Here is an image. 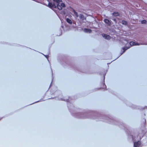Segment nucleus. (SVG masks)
I'll list each match as a JSON object with an SVG mask.
<instances>
[{
	"label": "nucleus",
	"instance_id": "nucleus-1",
	"mask_svg": "<svg viewBox=\"0 0 147 147\" xmlns=\"http://www.w3.org/2000/svg\"><path fill=\"white\" fill-rule=\"evenodd\" d=\"M53 1L55 2L56 3V4L49 3L48 6L49 7L56 8L57 7L59 10H61L62 9V8L65 7V5L64 3H61L62 2L61 0H53Z\"/></svg>",
	"mask_w": 147,
	"mask_h": 147
},
{
	"label": "nucleus",
	"instance_id": "nucleus-2",
	"mask_svg": "<svg viewBox=\"0 0 147 147\" xmlns=\"http://www.w3.org/2000/svg\"><path fill=\"white\" fill-rule=\"evenodd\" d=\"M130 45L131 46H136V45H142L143 44L142 43H136L133 41H131L129 43Z\"/></svg>",
	"mask_w": 147,
	"mask_h": 147
},
{
	"label": "nucleus",
	"instance_id": "nucleus-3",
	"mask_svg": "<svg viewBox=\"0 0 147 147\" xmlns=\"http://www.w3.org/2000/svg\"><path fill=\"white\" fill-rule=\"evenodd\" d=\"M104 21L109 26H110L111 25V21L108 19H104Z\"/></svg>",
	"mask_w": 147,
	"mask_h": 147
},
{
	"label": "nucleus",
	"instance_id": "nucleus-4",
	"mask_svg": "<svg viewBox=\"0 0 147 147\" xmlns=\"http://www.w3.org/2000/svg\"><path fill=\"white\" fill-rule=\"evenodd\" d=\"M102 36L103 38L109 40L111 39V37L109 35H107L105 34H102Z\"/></svg>",
	"mask_w": 147,
	"mask_h": 147
},
{
	"label": "nucleus",
	"instance_id": "nucleus-5",
	"mask_svg": "<svg viewBox=\"0 0 147 147\" xmlns=\"http://www.w3.org/2000/svg\"><path fill=\"white\" fill-rule=\"evenodd\" d=\"M130 47H124L122 48V50H123V51L121 53L120 55H122L129 48H130Z\"/></svg>",
	"mask_w": 147,
	"mask_h": 147
},
{
	"label": "nucleus",
	"instance_id": "nucleus-6",
	"mask_svg": "<svg viewBox=\"0 0 147 147\" xmlns=\"http://www.w3.org/2000/svg\"><path fill=\"white\" fill-rule=\"evenodd\" d=\"M140 142L138 141L137 142H135L134 143V147H139L140 145Z\"/></svg>",
	"mask_w": 147,
	"mask_h": 147
},
{
	"label": "nucleus",
	"instance_id": "nucleus-7",
	"mask_svg": "<svg viewBox=\"0 0 147 147\" xmlns=\"http://www.w3.org/2000/svg\"><path fill=\"white\" fill-rule=\"evenodd\" d=\"M84 31L85 32L88 33H90L92 32V30L91 29L86 28H85L84 29Z\"/></svg>",
	"mask_w": 147,
	"mask_h": 147
},
{
	"label": "nucleus",
	"instance_id": "nucleus-8",
	"mask_svg": "<svg viewBox=\"0 0 147 147\" xmlns=\"http://www.w3.org/2000/svg\"><path fill=\"white\" fill-rule=\"evenodd\" d=\"M112 15L113 16L116 17L119 16L120 14L117 11H115L112 13Z\"/></svg>",
	"mask_w": 147,
	"mask_h": 147
},
{
	"label": "nucleus",
	"instance_id": "nucleus-9",
	"mask_svg": "<svg viewBox=\"0 0 147 147\" xmlns=\"http://www.w3.org/2000/svg\"><path fill=\"white\" fill-rule=\"evenodd\" d=\"M66 21L69 24H71L72 23V22L71 20L69 18H66Z\"/></svg>",
	"mask_w": 147,
	"mask_h": 147
},
{
	"label": "nucleus",
	"instance_id": "nucleus-10",
	"mask_svg": "<svg viewBox=\"0 0 147 147\" xmlns=\"http://www.w3.org/2000/svg\"><path fill=\"white\" fill-rule=\"evenodd\" d=\"M80 18L82 20H84V17L83 15L80 14L79 15Z\"/></svg>",
	"mask_w": 147,
	"mask_h": 147
},
{
	"label": "nucleus",
	"instance_id": "nucleus-11",
	"mask_svg": "<svg viewBox=\"0 0 147 147\" xmlns=\"http://www.w3.org/2000/svg\"><path fill=\"white\" fill-rule=\"evenodd\" d=\"M121 23L123 25H126L127 24V22L124 20H123L122 21Z\"/></svg>",
	"mask_w": 147,
	"mask_h": 147
},
{
	"label": "nucleus",
	"instance_id": "nucleus-12",
	"mask_svg": "<svg viewBox=\"0 0 147 147\" xmlns=\"http://www.w3.org/2000/svg\"><path fill=\"white\" fill-rule=\"evenodd\" d=\"M73 12L74 14L76 16L77 18L78 17L79 15L78 14V13L76 11L74 10H73Z\"/></svg>",
	"mask_w": 147,
	"mask_h": 147
},
{
	"label": "nucleus",
	"instance_id": "nucleus-13",
	"mask_svg": "<svg viewBox=\"0 0 147 147\" xmlns=\"http://www.w3.org/2000/svg\"><path fill=\"white\" fill-rule=\"evenodd\" d=\"M58 100H64V101H66L67 102H68L69 100V99H63V98H58Z\"/></svg>",
	"mask_w": 147,
	"mask_h": 147
},
{
	"label": "nucleus",
	"instance_id": "nucleus-14",
	"mask_svg": "<svg viewBox=\"0 0 147 147\" xmlns=\"http://www.w3.org/2000/svg\"><path fill=\"white\" fill-rule=\"evenodd\" d=\"M146 23V21L145 20H143L141 21V23L142 24H145Z\"/></svg>",
	"mask_w": 147,
	"mask_h": 147
},
{
	"label": "nucleus",
	"instance_id": "nucleus-15",
	"mask_svg": "<svg viewBox=\"0 0 147 147\" xmlns=\"http://www.w3.org/2000/svg\"><path fill=\"white\" fill-rule=\"evenodd\" d=\"M112 20L116 23H117V20H116V19L114 18V19H112Z\"/></svg>",
	"mask_w": 147,
	"mask_h": 147
},
{
	"label": "nucleus",
	"instance_id": "nucleus-16",
	"mask_svg": "<svg viewBox=\"0 0 147 147\" xmlns=\"http://www.w3.org/2000/svg\"><path fill=\"white\" fill-rule=\"evenodd\" d=\"M73 24H74V25H73V26L74 27H75V26H76V22H75V23L74 22Z\"/></svg>",
	"mask_w": 147,
	"mask_h": 147
},
{
	"label": "nucleus",
	"instance_id": "nucleus-17",
	"mask_svg": "<svg viewBox=\"0 0 147 147\" xmlns=\"http://www.w3.org/2000/svg\"><path fill=\"white\" fill-rule=\"evenodd\" d=\"M79 118H86V117H79Z\"/></svg>",
	"mask_w": 147,
	"mask_h": 147
},
{
	"label": "nucleus",
	"instance_id": "nucleus-18",
	"mask_svg": "<svg viewBox=\"0 0 147 147\" xmlns=\"http://www.w3.org/2000/svg\"><path fill=\"white\" fill-rule=\"evenodd\" d=\"M45 56L46 57V58H47H47H48V55H45Z\"/></svg>",
	"mask_w": 147,
	"mask_h": 147
},
{
	"label": "nucleus",
	"instance_id": "nucleus-19",
	"mask_svg": "<svg viewBox=\"0 0 147 147\" xmlns=\"http://www.w3.org/2000/svg\"><path fill=\"white\" fill-rule=\"evenodd\" d=\"M105 76L104 75V78H103V80H104V81L105 80Z\"/></svg>",
	"mask_w": 147,
	"mask_h": 147
},
{
	"label": "nucleus",
	"instance_id": "nucleus-20",
	"mask_svg": "<svg viewBox=\"0 0 147 147\" xmlns=\"http://www.w3.org/2000/svg\"><path fill=\"white\" fill-rule=\"evenodd\" d=\"M132 140H134V137H133V136H132Z\"/></svg>",
	"mask_w": 147,
	"mask_h": 147
}]
</instances>
